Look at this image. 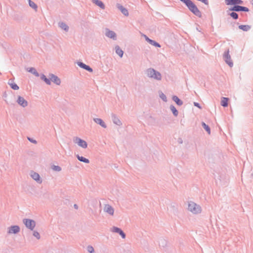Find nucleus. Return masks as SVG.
Here are the masks:
<instances>
[{
    "label": "nucleus",
    "mask_w": 253,
    "mask_h": 253,
    "mask_svg": "<svg viewBox=\"0 0 253 253\" xmlns=\"http://www.w3.org/2000/svg\"><path fill=\"white\" fill-rule=\"evenodd\" d=\"M29 72L33 73V74L35 75L36 76H39V75L38 74V73L36 71V70H35V69L33 68H31L29 70Z\"/></svg>",
    "instance_id": "obj_29"
},
{
    "label": "nucleus",
    "mask_w": 253,
    "mask_h": 253,
    "mask_svg": "<svg viewBox=\"0 0 253 253\" xmlns=\"http://www.w3.org/2000/svg\"><path fill=\"white\" fill-rule=\"evenodd\" d=\"M224 59L226 62L230 66L232 67L233 66V63L231 60V57L229 55V51H227L224 53Z\"/></svg>",
    "instance_id": "obj_8"
},
{
    "label": "nucleus",
    "mask_w": 253,
    "mask_h": 253,
    "mask_svg": "<svg viewBox=\"0 0 253 253\" xmlns=\"http://www.w3.org/2000/svg\"><path fill=\"white\" fill-rule=\"evenodd\" d=\"M50 76V80H52L55 84H56L57 85H59L60 84V80L57 76L53 74H51Z\"/></svg>",
    "instance_id": "obj_13"
},
{
    "label": "nucleus",
    "mask_w": 253,
    "mask_h": 253,
    "mask_svg": "<svg viewBox=\"0 0 253 253\" xmlns=\"http://www.w3.org/2000/svg\"><path fill=\"white\" fill-rule=\"evenodd\" d=\"M144 37L145 39V40L149 42L151 44L153 45H154L155 46H157V47H160L161 46L160 45L156 42H155L154 41H153L151 39H150L149 38H148L146 35H144Z\"/></svg>",
    "instance_id": "obj_12"
},
{
    "label": "nucleus",
    "mask_w": 253,
    "mask_h": 253,
    "mask_svg": "<svg viewBox=\"0 0 253 253\" xmlns=\"http://www.w3.org/2000/svg\"><path fill=\"white\" fill-rule=\"evenodd\" d=\"M239 28L244 31H248L251 29V26L248 25H240Z\"/></svg>",
    "instance_id": "obj_22"
},
{
    "label": "nucleus",
    "mask_w": 253,
    "mask_h": 253,
    "mask_svg": "<svg viewBox=\"0 0 253 253\" xmlns=\"http://www.w3.org/2000/svg\"><path fill=\"white\" fill-rule=\"evenodd\" d=\"M74 141L76 143L78 144V145L80 147L83 148H87V144L84 140L79 137H76L74 139Z\"/></svg>",
    "instance_id": "obj_4"
},
{
    "label": "nucleus",
    "mask_w": 253,
    "mask_h": 253,
    "mask_svg": "<svg viewBox=\"0 0 253 253\" xmlns=\"http://www.w3.org/2000/svg\"><path fill=\"white\" fill-rule=\"evenodd\" d=\"M92 1L94 3L100 7L101 8L103 9L105 8V5L101 1L99 0H92Z\"/></svg>",
    "instance_id": "obj_15"
},
{
    "label": "nucleus",
    "mask_w": 253,
    "mask_h": 253,
    "mask_svg": "<svg viewBox=\"0 0 253 253\" xmlns=\"http://www.w3.org/2000/svg\"><path fill=\"white\" fill-rule=\"evenodd\" d=\"M184 2L189 9L195 15L199 17L202 16V13L197 6L190 0H180Z\"/></svg>",
    "instance_id": "obj_1"
},
{
    "label": "nucleus",
    "mask_w": 253,
    "mask_h": 253,
    "mask_svg": "<svg viewBox=\"0 0 253 253\" xmlns=\"http://www.w3.org/2000/svg\"><path fill=\"white\" fill-rule=\"evenodd\" d=\"M230 10L232 11H243L248 12L249 11V9L246 7H244L242 6H239V5H235L232 8L230 9Z\"/></svg>",
    "instance_id": "obj_5"
},
{
    "label": "nucleus",
    "mask_w": 253,
    "mask_h": 253,
    "mask_svg": "<svg viewBox=\"0 0 253 253\" xmlns=\"http://www.w3.org/2000/svg\"><path fill=\"white\" fill-rule=\"evenodd\" d=\"M230 16L234 19H237L238 18V14L235 12H232L230 14Z\"/></svg>",
    "instance_id": "obj_34"
},
{
    "label": "nucleus",
    "mask_w": 253,
    "mask_h": 253,
    "mask_svg": "<svg viewBox=\"0 0 253 253\" xmlns=\"http://www.w3.org/2000/svg\"><path fill=\"white\" fill-rule=\"evenodd\" d=\"M188 210L194 213H199L201 210L200 207L196 203L190 202L188 205Z\"/></svg>",
    "instance_id": "obj_2"
},
{
    "label": "nucleus",
    "mask_w": 253,
    "mask_h": 253,
    "mask_svg": "<svg viewBox=\"0 0 253 253\" xmlns=\"http://www.w3.org/2000/svg\"><path fill=\"white\" fill-rule=\"evenodd\" d=\"M20 231V228L18 226L14 225L12 226L9 228V230L8 231V234H16L18 233Z\"/></svg>",
    "instance_id": "obj_6"
},
{
    "label": "nucleus",
    "mask_w": 253,
    "mask_h": 253,
    "mask_svg": "<svg viewBox=\"0 0 253 253\" xmlns=\"http://www.w3.org/2000/svg\"><path fill=\"white\" fill-rule=\"evenodd\" d=\"M74 207H75V208L77 209L78 208V207L76 205H74Z\"/></svg>",
    "instance_id": "obj_42"
},
{
    "label": "nucleus",
    "mask_w": 253,
    "mask_h": 253,
    "mask_svg": "<svg viewBox=\"0 0 253 253\" xmlns=\"http://www.w3.org/2000/svg\"><path fill=\"white\" fill-rule=\"evenodd\" d=\"M225 1L227 5L241 4L243 3L241 0H225Z\"/></svg>",
    "instance_id": "obj_7"
},
{
    "label": "nucleus",
    "mask_w": 253,
    "mask_h": 253,
    "mask_svg": "<svg viewBox=\"0 0 253 253\" xmlns=\"http://www.w3.org/2000/svg\"><path fill=\"white\" fill-rule=\"evenodd\" d=\"M94 121H95V123L99 124L103 127H104V128L106 127L105 123L101 119H98V118L94 119Z\"/></svg>",
    "instance_id": "obj_18"
},
{
    "label": "nucleus",
    "mask_w": 253,
    "mask_h": 253,
    "mask_svg": "<svg viewBox=\"0 0 253 253\" xmlns=\"http://www.w3.org/2000/svg\"><path fill=\"white\" fill-rule=\"evenodd\" d=\"M18 103L23 107H26L27 106L28 103L25 99L21 96H19L17 100Z\"/></svg>",
    "instance_id": "obj_10"
},
{
    "label": "nucleus",
    "mask_w": 253,
    "mask_h": 253,
    "mask_svg": "<svg viewBox=\"0 0 253 253\" xmlns=\"http://www.w3.org/2000/svg\"><path fill=\"white\" fill-rule=\"evenodd\" d=\"M112 231L114 232H117V233H119L120 235L123 238H125V234L123 232V231L120 228H118V227H114L112 229Z\"/></svg>",
    "instance_id": "obj_11"
},
{
    "label": "nucleus",
    "mask_w": 253,
    "mask_h": 253,
    "mask_svg": "<svg viewBox=\"0 0 253 253\" xmlns=\"http://www.w3.org/2000/svg\"><path fill=\"white\" fill-rule=\"evenodd\" d=\"M228 98L226 97H222L221 101V105L223 107L228 106Z\"/></svg>",
    "instance_id": "obj_19"
},
{
    "label": "nucleus",
    "mask_w": 253,
    "mask_h": 253,
    "mask_svg": "<svg viewBox=\"0 0 253 253\" xmlns=\"http://www.w3.org/2000/svg\"><path fill=\"white\" fill-rule=\"evenodd\" d=\"M77 157L78 159L81 162H84V163H86V164H88L89 162V161L88 159H87L84 157L80 156L79 155H78L77 156Z\"/></svg>",
    "instance_id": "obj_21"
},
{
    "label": "nucleus",
    "mask_w": 253,
    "mask_h": 253,
    "mask_svg": "<svg viewBox=\"0 0 253 253\" xmlns=\"http://www.w3.org/2000/svg\"><path fill=\"white\" fill-rule=\"evenodd\" d=\"M114 123H115L116 124H117L118 125H120L121 124L120 121L118 118H117L116 117H115L114 119Z\"/></svg>",
    "instance_id": "obj_36"
},
{
    "label": "nucleus",
    "mask_w": 253,
    "mask_h": 253,
    "mask_svg": "<svg viewBox=\"0 0 253 253\" xmlns=\"http://www.w3.org/2000/svg\"><path fill=\"white\" fill-rule=\"evenodd\" d=\"M154 79L156 80H160L161 79V74L158 72H156V74L154 75Z\"/></svg>",
    "instance_id": "obj_31"
},
{
    "label": "nucleus",
    "mask_w": 253,
    "mask_h": 253,
    "mask_svg": "<svg viewBox=\"0 0 253 253\" xmlns=\"http://www.w3.org/2000/svg\"><path fill=\"white\" fill-rule=\"evenodd\" d=\"M11 87L14 90H18L19 89L18 86L15 83L10 84Z\"/></svg>",
    "instance_id": "obj_33"
},
{
    "label": "nucleus",
    "mask_w": 253,
    "mask_h": 253,
    "mask_svg": "<svg viewBox=\"0 0 253 253\" xmlns=\"http://www.w3.org/2000/svg\"><path fill=\"white\" fill-rule=\"evenodd\" d=\"M160 97L163 100L166 101V96L163 93L161 94Z\"/></svg>",
    "instance_id": "obj_39"
},
{
    "label": "nucleus",
    "mask_w": 253,
    "mask_h": 253,
    "mask_svg": "<svg viewBox=\"0 0 253 253\" xmlns=\"http://www.w3.org/2000/svg\"><path fill=\"white\" fill-rule=\"evenodd\" d=\"M23 222L25 224L26 226L33 230L35 226V222L31 219H25L23 220Z\"/></svg>",
    "instance_id": "obj_3"
},
{
    "label": "nucleus",
    "mask_w": 253,
    "mask_h": 253,
    "mask_svg": "<svg viewBox=\"0 0 253 253\" xmlns=\"http://www.w3.org/2000/svg\"><path fill=\"white\" fill-rule=\"evenodd\" d=\"M202 126L205 130L208 132V133L210 134L211 133V130L209 126L207 125L205 123H202Z\"/></svg>",
    "instance_id": "obj_27"
},
{
    "label": "nucleus",
    "mask_w": 253,
    "mask_h": 253,
    "mask_svg": "<svg viewBox=\"0 0 253 253\" xmlns=\"http://www.w3.org/2000/svg\"><path fill=\"white\" fill-rule=\"evenodd\" d=\"M33 235L37 239H40V234L38 232H34Z\"/></svg>",
    "instance_id": "obj_38"
},
{
    "label": "nucleus",
    "mask_w": 253,
    "mask_h": 253,
    "mask_svg": "<svg viewBox=\"0 0 253 253\" xmlns=\"http://www.w3.org/2000/svg\"><path fill=\"white\" fill-rule=\"evenodd\" d=\"M41 78L42 80H43L47 84H50V81L49 79H47L46 78V77L42 75V76H41Z\"/></svg>",
    "instance_id": "obj_28"
},
{
    "label": "nucleus",
    "mask_w": 253,
    "mask_h": 253,
    "mask_svg": "<svg viewBox=\"0 0 253 253\" xmlns=\"http://www.w3.org/2000/svg\"><path fill=\"white\" fill-rule=\"evenodd\" d=\"M118 7L125 15H128V12L126 8H124L123 6L119 4L118 5Z\"/></svg>",
    "instance_id": "obj_16"
},
{
    "label": "nucleus",
    "mask_w": 253,
    "mask_h": 253,
    "mask_svg": "<svg viewBox=\"0 0 253 253\" xmlns=\"http://www.w3.org/2000/svg\"><path fill=\"white\" fill-rule=\"evenodd\" d=\"M170 110H171L174 116H176L178 115V111L174 106H171Z\"/></svg>",
    "instance_id": "obj_32"
},
{
    "label": "nucleus",
    "mask_w": 253,
    "mask_h": 253,
    "mask_svg": "<svg viewBox=\"0 0 253 253\" xmlns=\"http://www.w3.org/2000/svg\"><path fill=\"white\" fill-rule=\"evenodd\" d=\"M33 179H34L37 182L40 183L42 182L41 178L40 175H31Z\"/></svg>",
    "instance_id": "obj_25"
},
{
    "label": "nucleus",
    "mask_w": 253,
    "mask_h": 253,
    "mask_svg": "<svg viewBox=\"0 0 253 253\" xmlns=\"http://www.w3.org/2000/svg\"><path fill=\"white\" fill-rule=\"evenodd\" d=\"M78 65L81 67V68H83L89 72H92V70L91 68H90L88 66L82 63V62H80V63H78Z\"/></svg>",
    "instance_id": "obj_17"
},
{
    "label": "nucleus",
    "mask_w": 253,
    "mask_h": 253,
    "mask_svg": "<svg viewBox=\"0 0 253 253\" xmlns=\"http://www.w3.org/2000/svg\"><path fill=\"white\" fill-rule=\"evenodd\" d=\"M29 140L30 141H31L32 142L34 143H36V142H37L36 140H33L31 139H30V138H29Z\"/></svg>",
    "instance_id": "obj_41"
},
{
    "label": "nucleus",
    "mask_w": 253,
    "mask_h": 253,
    "mask_svg": "<svg viewBox=\"0 0 253 253\" xmlns=\"http://www.w3.org/2000/svg\"><path fill=\"white\" fill-rule=\"evenodd\" d=\"M52 169L53 170L57 171H59L61 170V168L59 166H54L52 167Z\"/></svg>",
    "instance_id": "obj_35"
},
{
    "label": "nucleus",
    "mask_w": 253,
    "mask_h": 253,
    "mask_svg": "<svg viewBox=\"0 0 253 253\" xmlns=\"http://www.w3.org/2000/svg\"><path fill=\"white\" fill-rule=\"evenodd\" d=\"M28 1H29L30 6L31 7H32L33 8H34V9L37 10V5L33 1H31V0H28Z\"/></svg>",
    "instance_id": "obj_26"
},
{
    "label": "nucleus",
    "mask_w": 253,
    "mask_h": 253,
    "mask_svg": "<svg viewBox=\"0 0 253 253\" xmlns=\"http://www.w3.org/2000/svg\"><path fill=\"white\" fill-rule=\"evenodd\" d=\"M194 105L198 107L199 108H201V107L199 106V104L198 103H194Z\"/></svg>",
    "instance_id": "obj_40"
},
{
    "label": "nucleus",
    "mask_w": 253,
    "mask_h": 253,
    "mask_svg": "<svg viewBox=\"0 0 253 253\" xmlns=\"http://www.w3.org/2000/svg\"><path fill=\"white\" fill-rule=\"evenodd\" d=\"M115 50L116 53L122 57L124 54L123 51L118 46H116Z\"/></svg>",
    "instance_id": "obj_23"
},
{
    "label": "nucleus",
    "mask_w": 253,
    "mask_h": 253,
    "mask_svg": "<svg viewBox=\"0 0 253 253\" xmlns=\"http://www.w3.org/2000/svg\"><path fill=\"white\" fill-rule=\"evenodd\" d=\"M172 99L178 105H181L183 103L182 101H181L176 96H173Z\"/></svg>",
    "instance_id": "obj_24"
},
{
    "label": "nucleus",
    "mask_w": 253,
    "mask_h": 253,
    "mask_svg": "<svg viewBox=\"0 0 253 253\" xmlns=\"http://www.w3.org/2000/svg\"><path fill=\"white\" fill-rule=\"evenodd\" d=\"M87 251L90 253H93V252H94V249L91 246H88L87 247Z\"/></svg>",
    "instance_id": "obj_37"
},
{
    "label": "nucleus",
    "mask_w": 253,
    "mask_h": 253,
    "mask_svg": "<svg viewBox=\"0 0 253 253\" xmlns=\"http://www.w3.org/2000/svg\"><path fill=\"white\" fill-rule=\"evenodd\" d=\"M156 71L153 69H149L147 70V75L149 77L154 78Z\"/></svg>",
    "instance_id": "obj_20"
},
{
    "label": "nucleus",
    "mask_w": 253,
    "mask_h": 253,
    "mask_svg": "<svg viewBox=\"0 0 253 253\" xmlns=\"http://www.w3.org/2000/svg\"><path fill=\"white\" fill-rule=\"evenodd\" d=\"M105 34H106V36H107L108 37H109L110 38H111L113 39H115V38H116V34L113 31H110L109 30H107Z\"/></svg>",
    "instance_id": "obj_14"
},
{
    "label": "nucleus",
    "mask_w": 253,
    "mask_h": 253,
    "mask_svg": "<svg viewBox=\"0 0 253 253\" xmlns=\"http://www.w3.org/2000/svg\"><path fill=\"white\" fill-rule=\"evenodd\" d=\"M60 27L64 29V30L65 31H67L68 30V26L65 24V23H61L60 24Z\"/></svg>",
    "instance_id": "obj_30"
},
{
    "label": "nucleus",
    "mask_w": 253,
    "mask_h": 253,
    "mask_svg": "<svg viewBox=\"0 0 253 253\" xmlns=\"http://www.w3.org/2000/svg\"><path fill=\"white\" fill-rule=\"evenodd\" d=\"M104 210L105 212H107L110 215H113L114 214V209L109 205H106L104 207Z\"/></svg>",
    "instance_id": "obj_9"
}]
</instances>
